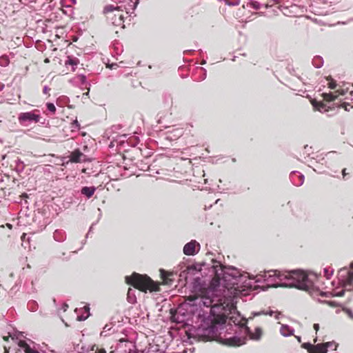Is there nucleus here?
Returning <instances> with one entry per match:
<instances>
[{
	"label": "nucleus",
	"mask_w": 353,
	"mask_h": 353,
	"mask_svg": "<svg viewBox=\"0 0 353 353\" xmlns=\"http://www.w3.org/2000/svg\"><path fill=\"white\" fill-rule=\"evenodd\" d=\"M200 281L199 277L194 279L193 288L199 294L189 296L188 305L190 312L196 314L201 323L194 331L195 336L200 340L209 341L214 338L219 330L223 328L227 318L222 312V305L212 304L216 297V287L203 288Z\"/></svg>",
	"instance_id": "f257e3e1"
},
{
	"label": "nucleus",
	"mask_w": 353,
	"mask_h": 353,
	"mask_svg": "<svg viewBox=\"0 0 353 353\" xmlns=\"http://www.w3.org/2000/svg\"><path fill=\"white\" fill-rule=\"evenodd\" d=\"M263 274L252 275L249 277L248 283L245 285L250 288H252L253 283H266L265 288H295L297 289H308L310 286V281L307 279V274L299 270L280 272L271 270Z\"/></svg>",
	"instance_id": "f03ea898"
},
{
	"label": "nucleus",
	"mask_w": 353,
	"mask_h": 353,
	"mask_svg": "<svg viewBox=\"0 0 353 353\" xmlns=\"http://www.w3.org/2000/svg\"><path fill=\"white\" fill-rule=\"evenodd\" d=\"M212 269L215 276L214 281L216 283V285H220L221 282L225 285H228V282L232 285H237L238 282L241 281L243 277L237 272L230 273L228 270L230 269L226 268L220 263L213 265Z\"/></svg>",
	"instance_id": "7ed1b4c3"
},
{
	"label": "nucleus",
	"mask_w": 353,
	"mask_h": 353,
	"mask_svg": "<svg viewBox=\"0 0 353 353\" xmlns=\"http://www.w3.org/2000/svg\"><path fill=\"white\" fill-rule=\"evenodd\" d=\"M125 281L143 292L159 290V286L147 275L134 272L131 276H125Z\"/></svg>",
	"instance_id": "20e7f679"
},
{
	"label": "nucleus",
	"mask_w": 353,
	"mask_h": 353,
	"mask_svg": "<svg viewBox=\"0 0 353 353\" xmlns=\"http://www.w3.org/2000/svg\"><path fill=\"white\" fill-rule=\"evenodd\" d=\"M350 266L351 270L343 268L339 271V283L342 290L336 292L333 296H343L345 292L353 291V261Z\"/></svg>",
	"instance_id": "39448f33"
},
{
	"label": "nucleus",
	"mask_w": 353,
	"mask_h": 353,
	"mask_svg": "<svg viewBox=\"0 0 353 353\" xmlns=\"http://www.w3.org/2000/svg\"><path fill=\"white\" fill-rule=\"evenodd\" d=\"M120 6H114L113 5L105 6L103 8L104 14H109L113 12H117L112 17L108 16V18L110 19L112 23L114 26H121L123 22V16L120 13Z\"/></svg>",
	"instance_id": "423d86ee"
},
{
	"label": "nucleus",
	"mask_w": 353,
	"mask_h": 353,
	"mask_svg": "<svg viewBox=\"0 0 353 353\" xmlns=\"http://www.w3.org/2000/svg\"><path fill=\"white\" fill-rule=\"evenodd\" d=\"M21 336V334H10L9 337H11L12 341H14L18 346L19 349L17 353H39V352L32 349L26 341L19 339V336ZM8 336H4V340L7 341Z\"/></svg>",
	"instance_id": "0eeeda50"
},
{
	"label": "nucleus",
	"mask_w": 353,
	"mask_h": 353,
	"mask_svg": "<svg viewBox=\"0 0 353 353\" xmlns=\"http://www.w3.org/2000/svg\"><path fill=\"white\" fill-rule=\"evenodd\" d=\"M233 323L241 328V331L243 332L244 334L249 335L250 339L254 341H259L261 339L263 333L261 328L259 327H256L254 332H252L250 327L245 325V322L239 321L236 323L235 321H233Z\"/></svg>",
	"instance_id": "6e6552de"
},
{
	"label": "nucleus",
	"mask_w": 353,
	"mask_h": 353,
	"mask_svg": "<svg viewBox=\"0 0 353 353\" xmlns=\"http://www.w3.org/2000/svg\"><path fill=\"white\" fill-rule=\"evenodd\" d=\"M307 279L310 281V283L311 284L310 286L307 290L306 289H301V290L307 292L313 297H316L319 295L321 296L331 297V296H334L333 294H335V292H336V290H334V292L320 291L319 288H316L314 285L313 282L308 277L307 275Z\"/></svg>",
	"instance_id": "1a4fd4ad"
},
{
	"label": "nucleus",
	"mask_w": 353,
	"mask_h": 353,
	"mask_svg": "<svg viewBox=\"0 0 353 353\" xmlns=\"http://www.w3.org/2000/svg\"><path fill=\"white\" fill-rule=\"evenodd\" d=\"M39 116L32 112H23L19 114V121L23 125H28L31 123H37Z\"/></svg>",
	"instance_id": "9d476101"
},
{
	"label": "nucleus",
	"mask_w": 353,
	"mask_h": 353,
	"mask_svg": "<svg viewBox=\"0 0 353 353\" xmlns=\"http://www.w3.org/2000/svg\"><path fill=\"white\" fill-rule=\"evenodd\" d=\"M201 249V245L196 240H191L187 243L183 249V254L187 256H194Z\"/></svg>",
	"instance_id": "9b49d317"
},
{
	"label": "nucleus",
	"mask_w": 353,
	"mask_h": 353,
	"mask_svg": "<svg viewBox=\"0 0 353 353\" xmlns=\"http://www.w3.org/2000/svg\"><path fill=\"white\" fill-rule=\"evenodd\" d=\"M170 313L172 321L176 323H183L188 319L187 315L185 314L183 309L181 307L177 308L174 311L171 310Z\"/></svg>",
	"instance_id": "f8f14e48"
},
{
	"label": "nucleus",
	"mask_w": 353,
	"mask_h": 353,
	"mask_svg": "<svg viewBox=\"0 0 353 353\" xmlns=\"http://www.w3.org/2000/svg\"><path fill=\"white\" fill-rule=\"evenodd\" d=\"M246 338L244 336H233L224 339V344L229 346H240L245 343Z\"/></svg>",
	"instance_id": "ddd939ff"
},
{
	"label": "nucleus",
	"mask_w": 353,
	"mask_h": 353,
	"mask_svg": "<svg viewBox=\"0 0 353 353\" xmlns=\"http://www.w3.org/2000/svg\"><path fill=\"white\" fill-rule=\"evenodd\" d=\"M196 271V268L193 265L186 266L185 270H181L179 274L180 279L187 280L189 274H193Z\"/></svg>",
	"instance_id": "4468645a"
},
{
	"label": "nucleus",
	"mask_w": 353,
	"mask_h": 353,
	"mask_svg": "<svg viewBox=\"0 0 353 353\" xmlns=\"http://www.w3.org/2000/svg\"><path fill=\"white\" fill-rule=\"evenodd\" d=\"M160 272L163 283L165 285H172L173 279L171 277L174 276V272H168L164 270H160Z\"/></svg>",
	"instance_id": "2eb2a0df"
},
{
	"label": "nucleus",
	"mask_w": 353,
	"mask_h": 353,
	"mask_svg": "<svg viewBox=\"0 0 353 353\" xmlns=\"http://www.w3.org/2000/svg\"><path fill=\"white\" fill-rule=\"evenodd\" d=\"M139 3V0H129L127 6L125 7L126 13L131 15L134 12Z\"/></svg>",
	"instance_id": "dca6fc26"
},
{
	"label": "nucleus",
	"mask_w": 353,
	"mask_h": 353,
	"mask_svg": "<svg viewBox=\"0 0 353 353\" xmlns=\"http://www.w3.org/2000/svg\"><path fill=\"white\" fill-rule=\"evenodd\" d=\"M96 189L97 188L94 186H85L81 188V194L85 196L88 199H90L95 192Z\"/></svg>",
	"instance_id": "f3484780"
},
{
	"label": "nucleus",
	"mask_w": 353,
	"mask_h": 353,
	"mask_svg": "<svg viewBox=\"0 0 353 353\" xmlns=\"http://www.w3.org/2000/svg\"><path fill=\"white\" fill-rule=\"evenodd\" d=\"M294 332V330L288 325H281V326L280 332L285 337L293 335Z\"/></svg>",
	"instance_id": "a211bd4d"
},
{
	"label": "nucleus",
	"mask_w": 353,
	"mask_h": 353,
	"mask_svg": "<svg viewBox=\"0 0 353 353\" xmlns=\"http://www.w3.org/2000/svg\"><path fill=\"white\" fill-rule=\"evenodd\" d=\"M83 156V153L79 150H77L71 153L70 160L73 163H79L81 161V157Z\"/></svg>",
	"instance_id": "6ab92c4d"
},
{
	"label": "nucleus",
	"mask_w": 353,
	"mask_h": 353,
	"mask_svg": "<svg viewBox=\"0 0 353 353\" xmlns=\"http://www.w3.org/2000/svg\"><path fill=\"white\" fill-rule=\"evenodd\" d=\"M310 353H327V350L323 347L321 343L314 345Z\"/></svg>",
	"instance_id": "aec40b11"
},
{
	"label": "nucleus",
	"mask_w": 353,
	"mask_h": 353,
	"mask_svg": "<svg viewBox=\"0 0 353 353\" xmlns=\"http://www.w3.org/2000/svg\"><path fill=\"white\" fill-rule=\"evenodd\" d=\"M134 292H135L134 290H133L132 288H129V290L128 291V294H127V299L130 303L133 304V303H136V301H137V298H136Z\"/></svg>",
	"instance_id": "412c9836"
},
{
	"label": "nucleus",
	"mask_w": 353,
	"mask_h": 353,
	"mask_svg": "<svg viewBox=\"0 0 353 353\" xmlns=\"http://www.w3.org/2000/svg\"><path fill=\"white\" fill-rule=\"evenodd\" d=\"M312 64L316 68H320L323 65V60L322 57L316 56L312 59Z\"/></svg>",
	"instance_id": "4be33fe9"
},
{
	"label": "nucleus",
	"mask_w": 353,
	"mask_h": 353,
	"mask_svg": "<svg viewBox=\"0 0 353 353\" xmlns=\"http://www.w3.org/2000/svg\"><path fill=\"white\" fill-rule=\"evenodd\" d=\"M46 108L48 111L52 114H54L57 110L56 106L53 103H46Z\"/></svg>",
	"instance_id": "5701e85b"
},
{
	"label": "nucleus",
	"mask_w": 353,
	"mask_h": 353,
	"mask_svg": "<svg viewBox=\"0 0 353 353\" xmlns=\"http://www.w3.org/2000/svg\"><path fill=\"white\" fill-rule=\"evenodd\" d=\"M77 79H78V81L81 83V84L82 85H85V88L87 87V85H88L89 84L87 82V80H86V76L84 75V74H79L77 77Z\"/></svg>",
	"instance_id": "b1692460"
},
{
	"label": "nucleus",
	"mask_w": 353,
	"mask_h": 353,
	"mask_svg": "<svg viewBox=\"0 0 353 353\" xmlns=\"http://www.w3.org/2000/svg\"><path fill=\"white\" fill-rule=\"evenodd\" d=\"M144 353H164L163 351L159 349L157 346H152L148 348Z\"/></svg>",
	"instance_id": "393cba45"
},
{
	"label": "nucleus",
	"mask_w": 353,
	"mask_h": 353,
	"mask_svg": "<svg viewBox=\"0 0 353 353\" xmlns=\"http://www.w3.org/2000/svg\"><path fill=\"white\" fill-rule=\"evenodd\" d=\"M336 95L334 93L324 94V99L327 101H333L336 99Z\"/></svg>",
	"instance_id": "a878e982"
},
{
	"label": "nucleus",
	"mask_w": 353,
	"mask_h": 353,
	"mask_svg": "<svg viewBox=\"0 0 353 353\" xmlns=\"http://www.w3.org/2000/svg\"><path fill=\"white\" fill-rule=\"evenodd\" d=\"M273 314H274V311H272V310H269L268 312H265L264 310H262V311H260L259 312H254L253 315L254 316H260L261 314H264V315L272 316Z\"/></svg>",
	"instance_id": "bb28decb"
},
{
	"label": "nucleus",
	"mask_w": 353,
	"mask_h": 353,
	"mask_svg": "<svg viewBox=\"0 0 353 353\" xmlns=\"http://www.w3.org/2000/svg\"><path fill=\"white\" fill-rule=\"evenodd\" d=\"M60 234H61V232H60V231L56 230V231L54 232V236H54V240H55V241H59V242L64 241L65 237H64V236L59 237V235Z\"/></svg>",
	"instance_id": "cd10ccee"
},
{
	"label": "nucleus",
	"mask_w": 353,
	"mask_h": 353,
	"mask_svg": "<svg viewBox=\"0 0 353 353\" xmlns=\"http://www.w3.org/2000/svg\"><path fill=\"white\" fill-rule=\"evenodd\" d=\"M323 345V347L327 350L329 347H332L333 345H334V350H336L337 345L335 344L334 341L332 342H327L324 343H321Z\"/></svg>",
	"instance_id": "c85d7f7f"
},
{
	"label": "nucleus",
	"mask_w": 353,
	"mask_h": 353,
	"mask_svg": "<svg viewBox=\"0 0 353 353\" xmlns=\"http://www.w3.org/2000/svg\"><path fill=\"white\" fill-rule=\"evenodd\" d=\"M301 346L303 348L306 349L309 353H310V350H312L314 345L311 344L310 343H304Z\"/></svg>",
	"instance_id": "c756f323"
},
{
	"label": "nucleus",
	"mask_w": 353,
	"mask_h": 353,
	"mask_svg": "<svg viewBox=\"0 0 353 353\" xmlns=\"http://www.w3.org/2000/svg\"><path fill=\"white\" fill-rule=\"evenodd\" d=\"M323 272H324V275L328 279L330 278V276L332 275L333 274V270H331L330 272L329 271V270L327 268H324L323 270Z\"/></svg>",
	"instance_id": "7c9ffc66"
},
{
	"label": "nucleus",
	"mask_w": 353,
	"mask_h": 353,
	"mask_svg": "<svg viewBox=\"0 0 353 353\" xmlns=\"http://www.w3.org/2000/svg\"><path fill=\"white\" fill-rule=\"evenodd\" d=\"M250 1H252V8L256 9V10H259L260 8V4L259 2L257 1H253V0H250Z\"/></svg>",
	"instance_id": "2f4dec72"
},
{
	"label": "nucleus",
	"mask_w": 353,
	"mask_h": 353,
	"mask_svg": "<svg viewBox=\"0 0 353 353\" xmlns=\"http://www.w3.org/2000/svg\"><path fill=\"white\" fill-rule=\"evenodd\" d=\"M299 177L300 178L299 181L300 183L296 184L297 186H301L303 184L304 182V176L302 174L299 173Z\"/></svg>",
	"instance_id": "473e14b6"
},
{
	"label": "nucleus",
	"mask_w": 353,
	"mask_h": 353,
	"mask_svg": "<svg viewBox=\"0 0 353 353\" xmlns=\"http://www.w3.org/2000/svg\"><path fill=\"white\" fill-rule=\"evenodd\" d=\"M77 61L74 59H70L68 61L65 62V64H70L72 65H77Z\"/></svg>",
	"instance_id": "72a5a7b5"
},
{
	"label": "nucleus",
	"mask_w": 353,
	"mask_h": 353,
	"mask_svg": "<svg viewBox=\"0 0 353 353\" xmlns=\"http://www.w3.org/2000/svg\"><path fill=\"white\" fill-rule=\"evenodd\" d=\"M312 149V147H309L307 145H305L304 147L305 152L307 154V156H310V150Z\"/></svg>",
	"instance_id": "f704fd0d"
},
{
	"label": "nucleus",
	"mask_w": 353,
	"mask_h": 353,
	"mask_svg": "<svg viewBox=\"0 0 353 353\" xmlns=\"http://www.w3.org/2000/svg\"><path fill=\"white\" fill-rule=\"evenodd\" d=\"M88 316H89V314H87L86 316H77V320H78V321H84V320H85V319L88 317Z\"/></svg>",
	"instance_id": "c9c22d12"
},
{
	"label": "nucleus",
	"mask_w": 353,
	"mask_h": 353,
	"mask_svg": "<svg viewBox=\"0 0 353 353\" xmlns=\"http://www.w3.org/2000/svg\"><path fill=\"white\" fill-rule=\"evenodd\" d=\"M336 87V83L332 81L330 83H329V88L330 89H334Z\"/></svg>",
	"instance_id": "e433bc0d"
},
{
	"label": "nucleus",
	"mask_w": 353,
	"mask_h": 353,
	"mask_svg": "<svg viewBox=\"0 0 353 353\" xmlns=\"http://www.w3.org/2000/svg\"><path fill=\"white\" fill-rule=\"evenodd\" d=\"M323 302L327 303V304H328V305H331V306H333V307L336 306V303L334 301H325Z\"/></svg>",
	"instance_id": "4c0bfd02"
},
{
	"label": "nucleus",
	"mask_w": 353,
	"mask_h": 353,
	"mask_svg": "<svg viewBox=\"0 0 353 353\" xmlns=\"http://www.w3.org/2000/svg\"><path fill=\"white\" fill-rule=\"evenodd\" d=\"M342 174H343V179H345V176L347 174V173L346 172V168H344V169L342 170Z\"/></svg>",
	"instance_id": "58836bf2"
},
{
	"label": "nucleus",
	"mask_w": 353,
	"mask_h": 353,
	"mask_svg": "<svg viewBox=\"0 0 353 353\" xmlns=\"http://www.w3.org/2000/svg\"><path fill=\"white\" fill-rule=\"evenodd\" d=\"M314 329L317 332L319 330V325L318 323L314 324Z\"/></svg>",
	"instance_id": "ea45409f"
},
{
	"label": "nucleus",
	"mask_w": 353,
	"mask_h": 353,
	"mask_svg": "<svg viewBox=\"0 0 353 353\" xmlns=\"http://www.w3.org/2000/svg\"><path fill=\"white\" fill-rule=\"evenodd\" d=\"M68 307V304L64 303V304L63 305L62 309H63V310L64 312H65V311L67 310Z\"/></svg>",
	"instance_id": "a19ab883"
},
{
	"label": "nucleus",
	"mask_w": 353,
	"mask_h": 353,
	"mask_svg": "<svg viewBox=\"0 0 353 353\" xmlns=\"http://www.w3.org/2000/svg\"><path fill=\"white\" fill-rule=\"evenodd\" d=\"M347 313H348L349 316H350L352 319H353V313H352V312L351 310H347Z\"/></svg>",
	"instance_id": "79ce46f5"
},
{
	"label": "nucleus",
	"mask_w": 353,
	"mask_h": 353,
	"mask_svg": "<svg viewBox=\"0 0 353 353\" xmlns=\"http://www.w3.org/2000/svg\"><path fill=\"white\" fill-rule=\"evenodd\" d=\"M96 353H106V351L104 349H101L98 352ZM110 353H114V352H111Z\"/></svg>",
	"instance_id": "37998d69"
},
{
	"label": "nucleus",
	"mask_w": 353,
	"mask_h": 353,
	"mask_svg": "<svg viewBox=\"0 0 353 353\" xmlns=\"http://www.w3.org/2000/svg\"><path fill=\"white\" fill-rule=\"evenodd\" d=\"M73 124L75 125L77 128H79V124L77 120L74 121Z\"/></svg>",
	"instance_id": "c03bdc74"
},
{
	"label": "nucleus",
	"mask_w": 353,
	"mask_h": 353,
	"mask_svg": "<svg viewBox=\"0 0 353 353\" xmlns=\"http://www.w3.org/2000/svg\"><path fill=\"white\" fill-rule=\"evenodd\" d=\"M84 309L86 312H89V310H90V307L88 305H85L84 306Z\"/></svg>",
	"instance_id": "a18cd8bd"
},
{
	"label": "nucleus",
	"mask_w": 353,
	"mask_h": 353,
	"mask_svg": "<svg viewBox=\"0 0 353 353\" xmlns=\"http://www.w3.org/2000/svg\"><path fill=\"white\" fill-rule=\"evenodd\" d=\"M1 60H4L5 61V63L7 64L8 63V59L6 58H3V57H1Z\"/></svg>",
	"instance_id": "49530a36"
},
{
	"label": "nucleus",
	"mask_w": 353,
	"mask_h": 353,
	"mask_svg": "<svg viewBox=\"0 0 353 353\" xmlns=\"http://www.w3.org/2000/svg\"><path fill=\"white\" fill-rule=\"evenodd\" d=\"M6 226H7L9 229H12V225H11V224H10V223H7V224H6Z\"/></svg>",
	"instance_id": "de8ad7c7"
},
{
	"label": "nucleus",
	"mask_w": 353,
	"mask_h": 353,
	"mask_svg": "<svg viewBox=\"0 0 353 353\" xmlns=\"http://www.w3.org/2000/svg\"><path fill=\"white\" fill-rule=\"evenodd\" d=\"M296 339H297V340H298V341H299V342H301V336H296Z\"/></svg>",
	"instance_id": "09e8293b"
},
{
	"label": "nucleus",
	"mask_w": 353,
	"mask_h": 353,
	"mask_svg": "<svg viewBox=\"0 0 353 353\" xmlns=\"http://www.w3.org/2000/svg\"><path fill=\"white\" fill-rule=\"evenodd\" d=\"M206 63V61L205 60H203L201 63V64L203 65V64H205Z\"/></svg>",
	"instance_id": "8fccbe9b"
},
{
	"label": "nucleus",
	"mask_w": 353,
	"mask_h": 353,
	"mask_svg": "<svg viewBox=\"0 0 353 353\" xmlns=\"http://www.w3.org/2000/svg\"><path fill=\"white\" fill-rule=\"evenodd\" d=\"M280 1L281 0H273L274 2L278 3H280Z\"/></svg>",
	"instance_id": "3c124183"
},
{
	"label": "nucleus",
	"mask_w": 353,
	"mask_h": 353,
	"mask_svg": "<svg viewBox=\"0 0 353 353\" xmlns=\"http://www.w3.org/2000/svg\"><path fill=\"white\" fill-rule=\"evenodd\" d=\"M73 4H75L77 3V0H70Z\"/></svg>",
	"instance_id": "603ef678"
},
{
	"label": "nucleus",
	"mask_w": 353,
	"mask_h": 353,
	"mask_svg": "<svg viewBox=\"0 0 353 353\" xmlns=\"http://www.w3.org/2000/svg\"><path fill=\"white\" fill-rule=\"evenodd\" d=\"M296 173H297V172L293 171V172H292L291 174H296Z\"/></svg>",
	"instance_id": "864d4df0"
},
{
	"label": "nucleus",
	"mask_w": 353,
	"mask_h": 353,
	"mask_svg": "<svg viewBox=\"0 0 353 353\" xmlns=\"http://www.w3.org/2000/svg\"><path fill=\"white\" fill-rule=\"evenodd\" d=\"M45 61H46V63H48V62H49L48 59L46 58Z\"/></svg>",
	"instance_id": "5fc2aeb1"
},
{
	"label": "nucleus",
	"mask_w": 353,
	"mask_h": 353,
	"mask_svg": "<svg viewBox=\"0 0 353 353\" xmlns=\"http://www.w3.org/2000/svg\"><path fill=\"white\" fill-rule=\"evenodd\" d=\"M88 92H87L86 93H84L83 95H85V96H88Z\"/></svg>",
	"instance_id": "6e6d98bb"
},
{
	"label": "nucleus",
	"mask_w": 353,
	"mask_h": 353,
	"mask_svg": "<svg viewBox=\"0 0 353 353\" xmlns=\"http://www.w3.org/2000/svg\"><path fill=\"white\" fill-rule=\"evenodd\" d=\"M3 85H1L0 89L1 90V89H3Z\"/></svg>",
	"instance_id": "4d7b16f0"
},
{
	"label": "nucleus",
	"mask_w": 353,
	"mask_h": 353,
	"mask_svg": "<svg viewBox=\"0 0 353 353\" xmlns=\"http://www.w3.org/2000/svg\"><path fill=\"white\" fill-rule=\"evenodd\" d=\"M45 90H46V93L47 90H48V87L47 86H46Z\"/></svg>",
	"instance_id": "13d9d810"
},
{
	"label": "nucleus",
	"mask_w": 353,
	"mask_h": 353,
	"mask_svg": "<svg viewBox=\"0 0 353 353\" xmlns=\"http://www.w3.org/2000/svg\"><path fill=\"white\" fill-rule=\"evenodd\" d=\"M23 196H24V197H27L26 194H23Z\"/></svg>",
	"instance_id": "bf43d9fd"
}]
</instances>
